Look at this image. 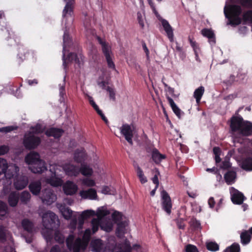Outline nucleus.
Segmentation results:
<instances>
[{
    "mask_svg": "<svg viewBox=\"0 0 252 252\" xmlns=\"http://www.w3.org/2000/svg\"><path fill=\"white\" fill-rule=\"evenodd\" d=\"M230 127L233 132H237L244 136L252 134V123L245 121L240 116H233L231 118Z\"/></svg>",
    "mask_w": 252,
    "mask_h": 252,
    "instance_id": "f257e3e1",
    "label": "nucleus"
},
{
    "mask_svg": "<svg viewBox=\"0 0 252 252\" xmlns=\"http://www.w3.org/2000/svg\"><path fill=\"white\" fill-rule=\"evenodd\" d=\"M43 226L46 229V235L44 236L47 239L51 237V231L54 229H57L60 226V220L58 216L53 212L48 211L43 215L42 216Z\"/></svg>",
    "mask_w": 252,
    "mask_h": 252,
    "instance_id": "f03ea898",
    "label": "nucleus"
},
{
    "mask_svg": "<svg viewBox=\"0 0 252 252\" xmlns=\"http://www.w3.org/2000/svg\"><path fill=\"white\" fill-rule=\"evenodd\" d=\"M63 61L64 68L67 67L69 63L74 62L75 63L80 65L81 63L80 60H82L81 54L79 56L75 53L71 52L68 54L66 58L65 57L64 51L67 47H69L71 43L69 34L67 31H65L63 36Z\"/></svg>",
    "mask_w": 252,
    "mask_h": 252,
    "instance_id": "7ed1b4c3",
    "label": "nucleus"
},
{
    "mask_svg": "<svg viewBox=\"0 0 252 252\" xmlns=\"http://www.w3.org/2000/svg\"><path fill=\"white\" fill-rule=\"evenodd\" d=\"M112 219L115 223L117 224L116 234L118 236L123 235L126 233V227L128 224V221L124 219L123 215L117 211L114 212L112 215Z\"/></svg>",
    "mask_w": 252,
    "mask_h": 252,
    "instance_id": "20e7f679",
    "label": "nucleus"
},
{
    "mask_svg": "<svg viewBox=\"0 0 252 252\" xmlns=\"http://www.w3.org/2000/svg\"><path fill=\"white\" fill-rule=\"evenodd\" d=\"M40 143V138L32 134V132H29L24 136L23 145L26 149H35L39 145Z\"/></svg>",
    "mask_w": 252,
    "mask_h": 252,
    "instance_id": "39448f33",
    "label": "nucleus"
},
{
    "mask_svg": "<svg viewBox=\"0 0 252 252\" xmlns=\"http://www.w3.org/2000/svg\"><path fill=\"white\" fill-rule=\"evenodd\" d=\"M96 39L101 46L102 51L105 57L108 67L115 69V65L110 56V53H111V48L108 46V44L100 37L97 36Z\"/></svg>",
    "mask_w": 252,
    "mask_h": 252,
    "instance_id": "423d86ee",
    "label": "nucleus"
},
{
    "mask_svg": "<svg viewBox=\"0 0 252 252\" xmlns=\"http://www.w3.org/2000/svg\"><path fill=\"white\" fill-rule=\"evenodd\" d=\"M21 225L24 230L27 232L23 234L26 242L31 243L33 241L34 223L28 219H24L21 221Z\"/></svg>",
    "mask_w": 252,
    "mask_h": 252,
    "instance_id": "0eeeda50",
    "label": "nucleus"
},
{
    "mask_svg": "<svg viewBox=\"0 0 252 252\" xmlns=\"http://www.w3.org/2000/svg\"><path fill=\"white\" fill-rule=\"evenodd\" d=\"M40 198L44 203L52 205L56 200L57 196L52 190L46 189L42 191Z\"/></svg>",
    "mask_w": 252,
    "mask_h": 252,
    "instance_id": "6e6552de",
    "label": "nucleus"
},
{
    "mask_svg": "<svg viewBox=\"0 0 252 252\" xmlns=\"http://www.w3.org/2000/svg\"><path fill=\"white\" fill-rule=\"evenodd\" d=\"M63 189L65 194L72 195L76 193L78 188L77 185L73 182L67 181L63 185Z\"/></svg>",
    "mask_w": 252,
    "mask_h": 252,
    "instance_id": "1a4fd4ad",
    "label": "nucleus"
},
{
    "mask_svg": "<svg viewBox=\"0 0 252 252\" xmlns=\"http://www.w3.org/2000/svg\"><path fill=\"white\" fill-rule=\"evenodd\" d=\"M29 169L33 173L41 174L47 170V169L45 162L43 160L40 159L33 165L29 166Z\"/></svg>",
    "mask_w": 252,
    "mask_h": 252,
    "instance_id": "9d476101",
    "label": "nucleus"
},
{
    "mask_svg": "<svg viewBox=\"0 0 252 252\" xmlns=\"http://www.w3.org/2000/svg\"><path fill=\"white\" fill-rule=\"evenodd\" d=\"M121 132L124 136L127 142L132 145L133 144L132 137L133 134L130 126L128 124L123 125L121 127Z\"/></svg>",
    "mask_w": 252,
    "mask_h": 252,
    "instance_id": "9b49d317",
    "label": "nucleus"
},
{
    "mask_svg": "<svg viewBox=\"0 0 252 252\" xmlns=\"http://www.w3.org/2000/svg\"><path fill=\"white\" fill-rule=\"evenodd\" d=\"M146 151L148 153L151 152L152 159L157 164L160 163L162 159L166 158V156L160 154L158 150L156 148H153L152 149L151 148H147Z\"/></svg>",
    "mask_w": 252,
    "mask_h": 252,
    "instance_id": "f8f14e48",
    "label": "nucleus"
},
{
    "mask_svg": "<svg viewBox=\"0 0 252 252\" xmlns=\"http://www.w3.org/2000/svg\"><path fill=\"white\" fill-rule=\"evenodd\" d=\"M66 4L63 11V18L72 17L73 13L74 5L75 0H64Z\"/></svg>",
    "mask_w": 252,
    "mask_h": 252,
    "instance_id": "ddd939ff",
    "label": "nucleus"
},
{
    "mask_svg": "<svg viewBox=\"0 0 252 252\" xmlns=\"http://www.w3.org/2000/svg\"><path fill=\"white\" fill-rule=\"evenodd\" d=\"M80 196L83 199L94 200L97 198L96 191L94 189L83 190L80 191Z\"/></svg>",
    "mask_w": 252,
    "mask_h": 252,
    "instance_id": "4468645a",
    "label": "nucleus"
},
{
    "mask_svg": "<svg viewBox=\"0 0 252 252\" xmlns=\"http://www.w3.org/2000/svg\"><path fill=\"white\" fill-rule=\"evenodd\" d=\"M246 199V197L244 194L238 190H235L231 194V200L233 204L241 205Z\"/></svg>",
    "mask_w": 252,
    "mask_h": 252,
    "instance_id": "2eb2a0df",
    "label": "nucleus"
},
{
    "mask_svg": "<svg viewBox=\"0 0 252 252\" xmlns=\"http://www.w3.org/2000/svg\"><path fill=\"white\" fill-rule=\"evenodd\" d=\"M63 169L66 174L69 176L76 177L80 173L79 167L71 164L64 165Z\"/></svg>",
    "mask_w": 252,
    "mask_h": 252,
    "instance_id": "dca6fc26",
    "label": "nucleus"
},
{
    "mask_svg": "<svg viewBox=\"0 0 252 252\" xmlns=\"http://www.w3.org/2000/svg\"><path fill=\"white\" fill-rule=\"evenodd\" d=\"M28 184V178L25 176L18 177L14 181V186L16 189L20 190L24 189Z\"/></svg>",
    "mask_w": 252,
    "mask_h": 252,
    "instance_id": "f3484780",
    "label": "nucleus"
},
{
    "mask_svg": "<svg viewBox=\"0 0 252 252\" xmlns=\"http://www.w3.org/2000/svg\"><path fill=\"white\" fill-rule=\"evenodd\" d=\"M64 132L63 129L56 127H51L47 129L45 135L48 137H54L56 139L60 138Z\"/></svg>",
    "mask_w": 252,
    "mask_h": 252,
    "instance_id": "a211bd4d",
    "label": "nucleus"
},
{
    "mask_svg": "<svg viewBox=\"0 0 252 252\" xmlns=\"http://www.w3.org/2000/svg\"><path fill=\"white\" fill-rule=\"evenodd\" d=\"M87 246V242L83 241L81 238H77L72 246L71 250L73 252H80L81 250H84Z\"/></svg>",
    "mask_w": 252,
    "mask_h": 252,
    "instance_id": "6ab92c4d",
    "label": "nucleus"
},
{
    "mask_svg": "<svg viewBox=\"0 0 252 252\" xmlns=\"http://www.w3.org/2000/svg\"><path fill=\"white\" fill-rule=\"evenodd\" d=\"M161 22L168 38L171 42H172L174 39V34L173 30L172 27L169 24V22L165 19H162L161 20Z\"/></svg>",
    "mask_w": 252,
    "mask_h": 252,
    "instance_id": "aec40b11",
    "label": "nucleus"
},
{
    "mask_svg": "<svg viewBox=\"0 0 252 252\" xmlns=\"http://www.w3.org/2000/svg\"><path fill=\"white\" fill-rule=\"evenodd\" d=\"M87 154L84 149H76L74 154V160L78 163H83L85 160Z\"/></svg>",
    "mask_w": 252,
    "mask_h": 252,
    "instance_id": "412c9836",
    "label": "nucleus"
},
{
    "mask_svg": "<svg viewBox=\"0 0 252 252\" xmlns=\"http://www.w3.org/2000/svg\"><path fill=\"white\" fill-rule=\"evenodd\" d=\"M19 167L15 164L8 165V168L4 171V176L6 179H11L19 172Z\"/></svg>",
    "mask_w": 252,
    "mask_h": 252,
    "instance_id": "4be33fe9",
    "label": "nucleus"
},
{
    "mask_svg": "<svg viewBox=\"0 0 252 252\" xmlns=\"http://www.w3.org/2000/svg\"><path fill=\"white\" fill-rule=\"evenodd\" d=\"M92 251L94 252H103L104 244L103 241L100 239L93 240L91 242Z\"/></svg>",
    "mask_w": 252,
    "mask_h": 252,
    "instance_id": "5701e85b",
    "label": "nucleus"
},
{
    "mask_svg": "<svg viewBox=\"0 0 252 252\" xmlns=\"http://www.w3.org/2000/svg\"><path fill=\"white\" fill-rule=\"evenodd\" d=\"M29 188L32 194L37 195L41 189V183L40 181L32 182L29 186Z\"/></svg>",
    "mask_w": 252,
    "mask_h": 252,
    "instance_id": "b1692460",
    "label": "nucleus"
},
{
    "mask_svg": "<svg viewBox=\"0 0 252 252\" xmlns=\"http://www.w3.org/2000/svg\"><path fill=\"white\" fill-rule=\"evenodd\" d=\"M41 159L40 158V155L36 152H33L30 153L25 157L26 162L31 166L37 161Z\"/></svg>",
    "mask_w": 252,
    "mask_h": 252,
    "instance_id": "393cba45",
    "label": "nucleus"
},
{
    "mask_svg": "<svg viewBox=\"0 0 252 252\" xmlns=\"http://www.w3.org/2000/svg\"><path fill=\"white\" fill-rule=\"evenodd\" d=\"M53 174V175L46 179V182L53 187H58L61 186L63 184V180L56 177L55 172H54Z\"/></svg>",
    "mask_w": 252,
    "mask_h": 252,
    "instance_id": "a878e982",
    "label": "nucleus"
},
{
    "mask_svg": "<svg viewBox=\"0 0 252 252\" xmlns=\"http://www.w3.org/2000/svg\"><path fill=\"white\" fill-rule=\"evenodd\" d=\"M227 12L229 16H239L242 13V8L238 5H230L228 7Z\"/></svg>",
    "mask_w": 252,
    "mask_h": 252,
    "instance_id": "bb28decb",
    "label": "nucleus"
},
{
    "mask_svg": "<svg viewBox=\"0 0 252 252\" xmlns=\"http://www.w3.org/2000/svg\"><path fill=\"white\" fill-rule=\"evenodd\" d=\"M201 32L204 36L208 38L210 43H216L215 35L211 29L204 28L201 30Z\"/></svg>",
    "mask_w": 252,
    "mask_h": 252,
    "instance_id": "cd10ccee",
    "label": "nucleus"
},
{
    "mask_svg": "<svg viewBox=\"0 0 252 252\" xmlns=\"http://www.w3.org/2000/svg\"><path fill=\"white\" fill-rule=\"evenodd\" d=\"M241 167L246 171H252V157L244 158L242 161Z\"/></svg>",
    "mask_w": 252,
    "mask_h": 252,
    "instance_id": "c85d7f7f",
    "label": "nucleus"
},
{
    "mask_svg": "<svg viewBox=\"0 0 252 252\" xmlns=\"http://www.w3.org/2000/svg\"><path fill=\"white\" fill-rule=\"evenodd\" d=\"M166 98L174 113L178 118H181V109L176 105L172 98L168 95H166Z\"/></svg>",
    "mask_w": 252,
    "mask_h": 252,
    "instance_id": "c756f323",
    "label": "nucleus"
},
{
    "mask_svg": "<svg viewBox=\"0 0 252 252\" xmlns=\"http://www.w3.org/2000/svg\"><path fill=\"white\" fill-rule=\"evenodd\" d=\"M251 235L247 230H244L240 234L241 243L243 245L248 244L251 240Z\"/></svg>",
    "mask_w": 252,
    "mask_h": 252,
    "instance_id": "7c9ffc66",
    "label": "nucleus"
},
{
    "mask_svg": "<svg viewBox=\"0 0 252 252\" xmlns=\"http://www.w3.org/2000/svg\"><path fill=\"white\" fill-rule=\"evenodd\" d=\"M205 92L204 87L200 86L195 89L193 93V96L196 99V102L197 104L200 102L201 99Z\"/></svg>",
    "mask_w": 252,
    "mask_h": 252,
    "instance_id": "2f4dec72",
    "label": "nucleus"
},
{
    "mask_svg": "<svg viewBox=\"0 0 252 252\" xmlns=\"http://www.w3.org/2000/svg\"><path fill=\"white\" fill-rule=\"evenodd\" d=\"M19 200V194L16 191L11 192L8 198L9 205H17Z\"/></svg>",
    "mask_w": 252,
    "mask_h": 252,
    "instance_id": "473e14b6",
    "label": "nucleus"
},
{
    "mask_svg": "<svg viewBox=\"0 0 252 252\" xmlns=\"http://www.w3.org/2000/svg\"><path fill=\"white\" fill-rule=\"evenodd\" d=\"M66 206H59V208L61 210L62 214L66 220H69L71 218L72 215V211Z\"/></svg>",
    "mask_w": 252,
    "mask_h": 252,
    "instance_id": "72a5a7b5",
    "label": "nucleus"
},
{
    "mask_svg": "<svg viewBox=\"0 0 252 252\" xmlns=\"http://www.w3.org/2000/svg\"><path fill=\"white\" fill-rule=\"evenodd\" d=\"M236 176V173L235 172L233 171H228L225 174L224 178L226 183L229 185L234 181Z\"/></svg>",
    "mask_w": 252,
    "mask_h": 252,
    "instance_id": "f704fd0d",
    "label": "nucleus"
},
{
    "mask_svg": "<svg viewBox=\"0 0 252 252\" xmlns=\"http://www.w3.org/2000/svg\"><path fill=\"white\" fill-rule=\"evenodd\" d=\"M80 172L84 176H91L93 173V170L88 165L82 163L79 168Z\"/></svg>",
    "mask_w": 252,
    "mask_h": 252,
    "instance_id": "c9c22d12",
    "label": "nucleus"
},
{
    "mask_svg": "<svg viewBox=\"0 0 252 252\" xmlns=\"http://www.w3.org/2000/svg\"><path fill=\"white\" fill-rule=\"evenodd\" d=\"M45 127H44L41 124H37L34 126H32L30 127V129L32 131H31L33 134H41L44 132L45 130Z\"/></svg>",
    "mask_w": 252,
    "mask_h": 252,
    "instance_id": "e433bc0d",
    "label": "nucleus"
},
{
    "mask_svg": "<svg viewBox=\"0 0 252 252\" xmlns=\"http://www.w3.org/2000/svg\"><path fill=\"white\" fill-rule=\"evenodd\" d=\"M224 14L226 17L229 19L230 24L233 26H237L241 24V19L239 16H229L228 17L225 9H224Z\"/></svg>",
    "mask_w": 252,
    "mask_h": 252,
    "instance_id": "4c0bfd02",
    "label": "nucleus"
},
{
    "mask_svg": "<svg viewBox=\"0 0 252 252\" xmlns=\"http://www.w3.org/2000/svg\"><path fill=\"white\" fill-rule=\"evenodd\" d=\"M31 198V194L28 191H23L19 194V200L22 203H27Z\"/></svg>",
    "mask_w": 252,
    "mask_h": 252,
    "instance_id": "58836bf2",
    "label": "nucleus"
},
{
    "mask_svg": "<svg viewBox=\"0 0 252 252\" xmlns=\"http://www.w3.org/2000/svg\"><path fill=\"white\" fill-rule=\"evenodd\" d=\"M110 214L109 211L105 209H103L102 208H98L97 210L96 214L95 213V215L97 217V220H100L102 219H103L104 217L107 216Z\"/></svg>",
    "mask_w": 252,
    "mask_h": 252,
    "instance_id": "ea45409f",
    "label": "nucleus"
},
{
    "mask_svg": "<svg viewBox=\"0 0 252 252\" xmlns=\"http://www.w3.org/2000/svg\"><path fill=\"white\" fill-rule=\"evenodd\" d=\"M136 172L140 183L142 184L146 183L147 182V179L145 176L143 170L139 166H137Z\"/></svg>",
    "mask_w": 252,
    "mask_h": 252,
    "instance_id": "a19ab883",
    "label": "nucleus"
},
{
    "mask_svg": "<svg viewBox=\"0 0 252 252\" xmlns=\"http://www.w3.org/2000/svg\"><path fill=\"white\" fill-rule=\"evenodd\" d=\"M95 215V212L92 210H86L82 212L81 214V218L83 220H80V223L82 224L83 223V220L87 219L88 218L94 216Z\"/></svg>",
    "mask_w": 252,
    "mask_h": 252,
    "instance_id": "79ce46f5",
    "label": "nucleus"
},
{
    "mask_svg": "<svg viewBox=\"0 0 252 252\" xmlns=\"http://www.w3.org/2000/svg\"><path fill=\"white\" fill-rule=\"evenodd\" d=\"M161 196L163 205H171V198L166 191L162 190L161 191Z\"/></svg>",
    "mask_w": 252,
    "mask_h": 252,
    "instance_id": "37998d69",
    "label": "nucleus"
},
{
    "mask_svg": "<svg viewBox=\"0 0 252 252\" xmlns=\"http://www.w3.org/2000/svg\"><path fill=\"white\" fill-rule=\"evenodd\" d=\"M190 225L194 230H197L201 229V224L199 221L197 220L194 218H191L189 222Z\"/></svg>",
    "mask_w": 252,
    "mask_h": 252,
    "instance_id": "c03bdc74",
    "label": "nucleus"
},
{
    "mask_svg": "<svg viewBox=\"0 0 252 252\" xmlns=\"http://www.w3.org/2000/svg\"><path fill=\"white\" fill-rule=\"evenodd\" d=\"M224 252H240V247L238 243H234L227 248Z\"/></svg>",
    "mask_w": 252,
    "mask_h": 252,
    "instance_id": "a18cd8bd",
    "label": "nucleus"
},
{
    "mask_svg": "<svg viewBox=\"0 0 252 252\" xmlns=\"http://www.w3.org/2000/svg\"><path fill=\"white\" fill-rule=\"evenodd\" d=\"M207 250L212 252H216L219 250V245L215 242H210L206 244Z\"/></svg>",
    "mask_w": 252,
    "mask_h": 252,
    "instance_id": "49530a36",
    "label": "nucleus"
},
{
    "mask_svg": "<svg viewBox=\"0 0 252 252\" xmlns=\"http://www.w3.org/2000/svg\"><path fill=\"white\" fill-rule=\"evenodd\" d=\"M243 20L244 22L252 24V10H248L243 15Z\"/></svg>",
    "mask_w": 252,
    "mask_h": 252,
    "instance_id": "de8ad7c7",
    "label": "nucleus"
},
{
    "mask_svg": "<svg viewBox=\"0 0 252 252\" xmlns=\"http://www.w3.org/2000/svg\"><path fill=\"white\" fill-rule=\"evenodd\" d=\"M7 168H8V163L6 160L0 158V175L4 174Z\"/></svg>",
    "mask_w": 252,
    "mask_h": 252,
    "instance_id": "09e8293b",
    "label": "nucleus"
},
{
    "mask_svg": "<svg viewBox=\"0 0 252 252\" xmlns=\"http://www.w3.org/2000/svg\"><path fill=\"white\" fill-rule=\"evenodd\" d=\"M91 224L93 233H95L98 229L100 224V220L96 219H93L91 221Z\"/></svg>",
    "mask_w": 252,
    "mask_h": 252,
    "instance_id": "8fccbe9b",
    "label": "nucleus"
},
{
    "mask_svg": "<svg viewBox=\"0 0 252 252\" xmlns=\"http://www.w3.org/2000/svg\"><path fill=\"white\" fill-rule=\"evenodd\" d=\"M84 25L87 31H92L91 18L90 17L86 15L84 21Z\"/></svg>",
    "mask_w": 252,
    "mask_h": 252,
    "instance_id": "3c124183",
    "label": "nucleus"
},
{
    "mask_svg": "<svg viewBox=\"0 0 252 252\" xmlns=\"http://www.w3.org/2000/svg\"><path fill=\"white\" fill-rule=\"evenodd\" d=\"M116 190L111 187L104 186L103 187L101 192L105 194H114Z\"/></svg>",
    "mask_w": 252,
    "mask_h": 252,
    "instance_id": "603ef678",
    "label": "nucleus"
},
{
    "mask_svg": "<svg viewBox=\"0 0 252 252\" xmlns=\"http://www.w3.org/2000/svg\"><path fill=\"white\" fill-rule=\"evenodd\" d=\"M54 239L56 242L60 244H63L64 243V238L63 236L58 231L55 232Z\"/></svg>",
    "mask_w": 252,
    "mask_h": 252,
    "instance_id": "864d4df0",
    "label": "nucleus"
},
{
    "mask_svg": "<svg viewBox=\"0 0 252 252\" xmlns=\"http://www.w3.org/2000/svg\"><path fill=\"white\" fill-rule=\"evenodd\" d=\"M17 126H10L5 127H0V132L7 133L13 130H16Z\"/></svg>",
    "mask_w": 252,
    "mask_h": 252,
    "instance_id": "5fc2aeb1",
    "label": "nucleus"
},
{
    "mask_svg": "<svg viewBox=\"0 0 252 252\" xmlns=\"http://www.w3.org/2000/svg\"><path fill=\"white\" fill-rule=\"evenodd\" d=\"M186 252H199L197 247L191 244H188L185 247Z\"/></svg>",
    "mask_w": 252,
    "mask_h": 252,
    "instance_id": "6e6d98bb",
    "label": "nucleus"
},
{
    "mask_svg": "<svg viewBox=\"0 0 252 252\" xmlns=\"http://www.w3.org/2000/svg\"><path fill=\"white\" fill-rule=\"evenodd\" d=\"M82 183L84 185L90 187H94L95 184L94 180L88 178L83 179L82 181Z\"/></svg>",
    "mask_w": 252,
    "mask_h": 252,
    "instance_id": "4d7b16f0",
    "label": "nucleus"
},
{
    "mask_svg": "<svg viewBox=\"0 0 252 252\" xmlns=\"http://www.w3.org/2000/svg\"><path fill=\"white\" fill-rule=\"evenodd\" d=\"M6 240L5 227L2 225L0 226V241L4 242Z\"/></svg>",
    "mask_w": 252,
    "mask_h": 252,
    "instance_id": "13d9d810",
    "label": "nucleus"
},
{
    "mask_svg": "<svg viewBox=\"0 0 252 252\" xmlns=\"http://www.w3.org/2000/svg\"><path fill=\"white\" fill-rule=\"evenodd\" d=\"M74 236L72 235H69L66 240V244L67 248L71 250L72 246L73 244Z\"/></svg>",
    "mask_w": 252,
    "mask_h": 252,
    "instance_id": "bf43d9fd",
    "label": "nucleus"
},
{
    "mask_svg": "<svg viewBox=\"0 0 252 252\" xmlns=\"http://www.w3.org/2000/svg\"><path fill=\"white\" fill-rule=\"evenodd\" d=\"M189 41L191 46L193 49V50L194 51V53L195 54L196 58H198V54L196 52V49L198 48V45H197V43L195 41H193L192 39H191V38L190 37V36H189Z\"/></svg>",
    "mask_w": 252,
    "mask_h": 252,
    "instance_id": "052dcab7",
    "label": "nucleus"
},
{
    "mask_svg": "<svg viewBox=\"0 0 252 252\" xmlns=\"http://www.w3.org/2000/svg\"><path fill=\"white\" fill-rule=\"evenodd\" d=\"M185 220L179 218L176 220V224L179 229H184L185 228Z\"/></svg>",
    "mask_w": 252,
    "mask_h": 252,
    "instance_id": "680f3d73",
    "label": "nucleus"
},
{
    "mask_svg": "<svg viewBox=\"0 0 252 252\" xmlns=\"http://www.w3.org/2000/svg\"><path fill=\"white\" fill-rule=\"evenodd\" d=\"M235 79V76L231 75L228 79L223 81V83L227 86H230L234 82Z\"/></svg>",
    "mask_w": 252,
    "mask_h": 252,
    "instance_id": "e2e57ef3",
    "label": "nucleus"
},
{
    "mask_svg": "<svg viewBox=\"0 0 252 252\" xmlns=\"http://www.w3.org/2000/svg\"><path fill=\"white\" fill-rule=\"evenodd\" d=\"M231 167V163L229 162V159H225L222 162V165L220 168L226 170L229 169Z\"/></svg>",
    "mask_w": 252,
    "mask_h": 252,
    "instance_id": "0e129e2a",
    "label": "nucleus"
},
{
    "mask_svg": "<svg viewBox=\"0 0 252 252\" xmlns=\"http://www.w3.org/2000/svg\"><path fill=\"white\" fill-rule=\"evenodd\" d=\"M92 234V230L88 228L85 230L84 235L83 239L86 240V242L87 243L90 239L91 235Z\"/></svg>",
    "mask_w": 252,
    "mask_h": 252,
    "instance_id": "69168bd1",
    "label": "nucleus"
},
{
    "mask_svg": "<svg viewBox=\"0 0 252 252\" xmlns=\"http://www.w3.org/2000/svg\"><path fill=\"white\" fill-rule=\"evenodd\" d=\"M106 90L109 94L110 98L114 100L115 99V93L114 89L109 86H107Z\"/></svg>",
    "mask_w": 252,
    "mask_h": 252,
    "instance_id": "338daca9",
    "label": "nucleus"
},
{
    "mask_svg": "<svg viewBox=\"0 0 252 252\" xmlns=\"http://www.w3.org/2000/svg\"><path fill=\"white\" fill-rule=\"evenodd\" d=\"M132 248L129 244H126L124 249H120L116 252H131Z\"/></svg>",
    "mask_w": 252,
    "mask_h": 252,
    "instance_id": "774afa93",
    "label": "nucleus"
}]
</instances>
